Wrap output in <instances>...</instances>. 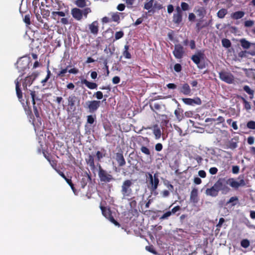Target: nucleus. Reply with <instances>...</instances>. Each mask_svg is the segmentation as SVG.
Instances as JSON below:
<instances>
[{
  "label": "nucleus",
  "mask_w": 255,
  "mask_h": 255,
  "mask_svg": "<svg viewBox=\"0 0 255 255\" xmlns=\"http://www.w3.org/2000/svg\"><path fill=\"white\" fill-rule=\"evenodd\" d=\"M238 179H239V181H237L234 178H220L215 183V184L219 191H221L223 194H226L231 190V189L228 186V184L235 190L238 189L240 187L246 185L245 181L243 177L241 178V176H239Z\"/></svg>",
  "instance_id": "1"
},
{
  "label": "nucleus",
  "mask_w": 255,
  "mask_h": 255,
  "mask_svg": "<svg viewBox=\"0 0 255 255\" xmlns=\"http://www.w3.org/2000/svg\"><path fill=\"white\" fill-rule=\"evenodd\" d=\"M132 185L133 182L131 179H126L123 182L121 189L123 199L129 200L132 199L131 197L133 195Z\"/></svg>",
  "instance_id": "2"
},
{
  "label": "nucleus",
  "mask_w": 255,
  "mask_h": 255,
  "mask_svg": "<svg viewBox=\"0 0 255 255\" xmlns=\"http://www.w3.org/2000/svg\"><path fill=\"white\" fill-rule=\"evenodd\" d=\"M53 11L51 13V17L53 19L59 20V16L63 17L60 19V22L64 25H67L69 23V19L67 17H64L66 15H69V11L68 9H65L64 11Z\"/></svg>",
  "instance_id": "3"
},
{
  "label": "nucleus",
  "mask_w": 255,
  "mask_h": 255,
  "mask_svg": "<svg viewBox=\"0 0 255 255\" xmlns=\"http://www.w3.org/2000/svg\"><path fill=\"white\" fill-rule=\"evenodd\" d=\"M98 176L102 183H107L115 180L110 172L104 169L100 164L98 166Z\"/></svg>",
  "instance_id": "4"
},
{
  "label": "nucleus",
  "mask_w": 255,
  "mask_h": 255,
  "mask_svg": "<svg viewBox=\"0 0 255 255\" xmlns=\"http://www.w3.org/2000/svg\"><path fill=\"white\" fill-rule=\"evenodd\" d=\"M80 103L79 98L75 94H72L67 98V110L68 111L74 112L76 109V104Z\"/></svg>",
  "instance_id": "5"
},
{
  "label": "nucleus",
  "mask_w": 255,
  "mask_h": 255,
  "mask_svg": "<svg viewBox=\"0 0 255 255\" xmlns=\"http://www.w3.org/2000/svg\"><path fill=\"white\" fill-rule=\"evenodd\" d=\"M85 105V108L88 109L90 113H92L95 112L100 107L101 101L98 100L88 101L86 102Z\"/></svg>",
  "instance_id": "6"
},
{
  "label": "nucleus",
  "mask_w": 255,
  "mask_h": 255,
  "mask_svg": "<svg viewBox=\"0 0 255 255\" xmlns=\"http://www.w3.org/2000/svg\"><path fill=\"white\" fill-rule=\"evenodd\" d=\"M42 6L45 5L47 7H52L50 10H60V7L58 4V2L57 0H44L41 2Z\"/></svg>",
  "instance_id": "7"
},
{
  "label": "nucleus",
  "mask_w": 255,
  "mask_h": 255,
  "mask_svg": "<svg viewBox=\"0 0 255 255\" xmlns=\"http://www.w3.org/2000/svg\"><path fill=\"white\" fill-rule=\"evenodd\" d=\"M29 61L23 58H20L17 61L16 65L19 72H22L28 68Z\"/></svg>",
  "instance_id": "8"
},
{
  "label": "nucleus",
  "mask_w": 255,
  "mask_h": 255,
  "mask_svg": "<svg viewBox=\"0 0 255 255\" xmlns=\"http://www.w3.org/2000/svg\"><path fill=\"white\" fill-rule=\"evenodd\" d=\"M148 176L150 180V184L151 185V189L152 191L155 190L158 186L159 180L157 173H155L153 175L148 172L146 176Z\"/></svg>",
  "instance_id": "9"
},
{
  "label": "nucleus",
  "mask_w": 255,
  "mask_h": 255,
  "mask_svg": "<svg viewBox=\"0 0 255 255\" xmlns=\"http://www.w3.org/2000/svg\"><path fill=\"white\" fill-rule=\"evenodd\" d=\"M148 176L150 180V184L151 185V189L152 191L155 190L158 186L159 180L157 173H155L153 175L148 172L146 176Z\"/></svg>",
  "instance_id": "10"
},
{
  "label": "nucleus",
  "mask_w": 255,
  "mask_h": 255,
  "mask_svg": "<svg viewBox=\"0 0 255 255\" xmlns=\"http://www.w3.org/2000/svg\"><path fill=\"white\" fill-rule=\"evenodd\" d=\"M219 74L220 79L227 83L231 84L234 80L233 75L230 72L221 71Z\"/></svg>",
  "instance_id": "11"
},
{
  "label": "nucleus",
  "mask_w": 255,
  "mask_h": 255,
  "mask_svg": "<svg viewBox=\"0 0 255 255\" xmlns=\"http://www.w3.org/2000/svg\"><path fill=\"white\" fill-rule=\"evenodd\" d=\"M36 78V75L35 74H31L25 78L22 81V85L24 90H27V86H30Z\"/></svg>",
  "instance_id": "12"
},
{
  "label": "nucleus",
  "mask_w": 255,
  "mask_h": 255,
  "mask_svg": "<svg viewBox=\"0 0 255 255\" xmlns=\"http://www.w3.org/2000/svg\"><path fill=\"white\" fill-rule=\"evenodd\" d=\"M184 53L183 47L180 44H175L174 46V50L173 51V54L175 57L177 59H181L182 58Z\"/></svg>",
  "instance_id": "13"
},
{
  "label": "nucleus",
  "mask_w": 255,
  "mask_h": 255,
  "mask_svg": "<svg viewBox=\"0 0 255 255\" xmlns=\"http://www.w3.org/2000/svg\"><path fill=\"white\" fill-rule=\"evenodd\" d=\"M23 74L21 76H19L16 80L15 81V90L17 97L20 102L23 101L22 99V93L20 88V81L22 80V79H19L22 76Z\"/></svg>",
  "instance_id": "14"
},
{
  "label": "nucleus",
  "mask_w": 255,
  "mask_h": 255,
  "mask_svg": "<svg viewBox=\"0 0 255 255\" xmlns=\"http://www.w3.org/2000/svg\"><path fill=\"white\" fill-rule=\"evenodd\" d=\"M205 57V54L203 52L201 51H198L195 54L193 55L191 57V60L196 65H199L201 60L203 59Z\"/></svg>",
  "instance_id": "15"
},
{
  "label": "nucleus",
  "mask_w": 255,
  "mask_h": 255,
  "mask_svg": "<svg viewBox=\"0 0 255 255\" xmlns=\"http://www.w3.org/2000/svg\"><path fill=\"white\" fill-rule=\"evenodd\" d=\"M194 12L196 13L197 16L199 18V19L201 20H203L207 13L206 8L203 6L196 7L194 9Z\"/></svg>",
  "instance_id": "16"
},
{
  "label": "nucleus",
  "mask_w": 255,
  "mask_h": 255,
  "mask_svg": "<svg viewBox=\"0 0 255 255\" xmlns=\"http://www.w3.org/2000/svg\"><path fill=\"white\" fill-rule=\"evenodd\" d=\"M182 101L184 104L188 105H193L194 104L200 105L202 103L201 100L199 98H197L195 99L191 98H183Z\"/></svg>",
  "instance_id": "17"
},
{
  "label": "nucleus",
  "mask_w": 255,
  "mask_h": 255,
  "mask_svg": "<svg viewBox=\"0 0 255 255\" xmlns=\"http://www.w3.org/2000/svg\"><path fill=\"white\" fill-rule=\"evenodd\" d=\"M219 192V191L215 184L212 187L210 188H207L206 190V194L207 195L214 197L217 196Z\"/></svg>",
  "instance_id": "18"
},
{
  "label": "nucleus",
  "mask_w": 255,
  "mask_h": 255,
  "mask_svg": "<svg viewBox=\"0 0 255 255\" xmlns=\"http://www.w3.org/2000/svg\"><path fill=\"white\" fill-rule=\"evenodd\" d=\"M30 94L32 98V105H35L36 101H39L40 102H41L42 97L40 96V95L38 93V92L34 90H30Z\"/></svg>",
  "instance_id": "19"
},
{
  "label": "nucleus",
  "mask_w": 255,
  "mask_h": 255,
  "mask_svg": "<svg viewBox=\"0 0 255 255\" xmlns=\"http://www.w3.org/2000/svg\"><path fill=\"white\" fill-rule=\"evenodd\" d=\"M178 90L180 93L184 95H190L191 93L190 87L187 83L183 84L181 87L178 88Z\"/></svg>",
  "instance_id": "20"
},
{
  "label": "nucleus",
  "mask_w": 255,
  "mask_h": 255,
  "mask_svg": "<svg viewBox=\"0 0 255 255\" xmlns=\"http://www.w3.org/2000/svg\"><path fill=\"white\" fill-rule=\"evenodd\" d=\"M82 12V10L78 8H73L71 10V14L75 19L80 20L83 17Z\"/></svg>",
  "instance_id": "21"
},
{
  "label": "nucleus",
  "mask_w": 255,
  "mask_h": 255,
  "mask_svg": "<svg viewBox=\"0 0 255 255\" xmlns=\"http://www.w3.org/2000/svg\"><path fill=\"white\" fill-rule=\"evenodd\" d=\"M100 208L102 211L103 215L106 218L110 220L111 219V218H112L113 217L112 214V211L109 208H108L102 205L100 206Z\"/></svg>",
  "instance_id": "22"
},
{
  "label": "nucleus",
  "mask_w": 255,
  "mask_h": 255,
  "mask_svg": "<svg viewBox=\"0 0 255 255\" xmlns=\"http://www.w3.org/2000/svg\"><path fill=\"white\" fill-rule=\"evenodd\" d=\"M91 180V176L90 174L87 172H85L83 175V177L80 181V184L82 188H84L87 183Z\"/></svg>",
  "instance_id": "23"
},
{
  "label": "nucleus",
  "mask_w": 255,
  "mask_h": 255,
  "mask_svg": "<svg viewBox=\"0 0 255 255\" xmlns=\"http://www.w3.org/2000/svg\"><path fill=\"white\" fill-rule=\"evenodd\" d=\"M116 160L119 167H122L126 164V160L122 153L117 152L116 154Z\"/></svg>",
  "instance_id": "24"
},
{
  "label": "nucleus",
  "mask_w": 255,
  "mask_h": 255,
  "mask_svg": "<svg viewBox=\"0 0 255 255\" xmlns=\"http://www.w3.org/2000/svg\"><path fill=\"white\" fill-rule=\"evenodd\" d=\"M98 22L97 21H93L89 26V29L93 34H97L99 31Z\"/></svg>",
  "instance_id": "25"
},
{
  "label": "nucleus",
  "mask_w": 255,
  "mask_h": 255,
  "mask_svg": "<svg viewBox=\"0 0 255 255\" xmlns=\"http://www.w3.org/2000/svg\"><path fill=\"white\" fill-rule=\"evenodd\" d=\"M85 160L86 163L90 167L92 170H93L95 168L94 158L92 155L89 154L87 157L86 158Z\"/></svg>",
  "instance_id": "26"
},
{
  "label": "nucleus",
  "mask_w": 255,
  "mask_h": 255,
  "mask_svg": "<svg viewBox=\"0 0 255 255\" xmlns=\"http://www.w3.org/2000/svg\"><path fill=\"white\" fill-rule=\"evenodd\" d=\"M81 83L85 84L87 88L91 90L97 89L98 87V85L96 83L89 82L85 79L81 80Z\"/></svg>",
  "instance_id": "27"
},
{
  "label": "nucleus",
  "mask_w": 255,
  "mask_h": 255,
  "mask_svg": "<svg viewBox=\"0 0 255 255\" xmlns=\"http://www.w3.org/2000/svg\"><path fill=\"white\" fill-rule=\"evenodd\" d=\"M203 21V20H198L195 26L196 30L197 32H199L203 28L207 27L209 24V23L208 22H205L204 24H202Z\"/></svg>",
  "instance_id": "28"
},
{
  "label": "nucleus",
  "mask_w": 255,
  "mask_h": 255,
  "mask_svg": "<svg viewBox=\"0 0 255 255\" xmlns=\"http://www.w3.org/2000/svg\"><path fill=\"white\" fill-rule=\"evenodd\" d=\"M190 200L191 202L196 203L198 201V190L196 188H194L191 191V194H190Z\"/></svg>",
  "instance_id": "29"
},
{
  "label": "nucleus",
  "mask_w": 255,
  "mask_h": 255,
  "mask_svg": "<svg viewBox=\"0 0 255 255\" xmlns=\"http://www.w3.org/2000/svg\"><path fill=\"white\" fill-rule=\"evenodd\" d=\"M172 21L174 23L179 24L182 21V14L177 13H174Z\"/></svg>",
  "instance_id": "30"
},
{
  "label": "nucleus",
  "mask_w": 255,
  "mask_h": 255,
  "mask_svg": "<svg viewBox=\"0 0 255 255\" xmlns=\"http://www.w3.org/2000/svg\"><path fill=\"white\" fill-rule=\"evenodd\" d=\"M162 8V5L159 3L157 1L154 0L153 8L150 10L148 11V12H152V13H154L156 10H160Z\"/></svg>",
  "instance_id": "31"
},
{
  "label": "nucleus",
  "mask_w": 255,
  "mask_h": 255,
  "mask_svg": "<svg viewBox=\"0 0 255 255\" xmlns=\"http://www.w3.org/2000/svg\"><path fill=\"white\" fill-rule=\"evenodd\" d=\"M183 110L180 108L175 110L174 111V114L177 119L179 122L181 121L183 119Z\"/></svg>",
  "instance_id": "32"
},
{
  "label": "nucleus",
  "mask_w": 255,
  "mask_h": 255,
  "mask_svg": "<svg viewBox=\"0 0 255 255\" xmlns=\"http://www.w3.org/2000/svg\"><path fill=\"white\" fill-rule=\"evenodd\" d=\"M245 15V12L242 11H236L231 15L232 18L234 19H238L242 18Z\"/></svg>",
  "instance_id": "33"
},
{
  "label": "nucleus",
  "mask_w": 255,
  "mask_h": 255,
  "mask_svg": "<svg viewBox=\"0 0 255 255\" xmlns=\"http://www.w3.org/2000/svg\"><path fill=\"white\" fill-rule=\"evenodd\" d=\"M129 48V45L128 44L125 45L124 46V51L123 52V55L126 59H130L131 58V55L128 51Z\"/></svg>",
  "instance_id": "34"
},
{
  "label": "nucleus",
  "mask_w": 255,
  "mask_h": 255,
  "mask_svg": "<svg viewBox=\"0 0 255 255\" xmlns=\"http://www.w3.org/2000/svg\"><path fill=\"white\" fill-rule=\"evenodd\" d=\"M238 201V197L237 196H233L230 198V199L227 202L226 204L228 205L231 204L232 206H234L237 204Z\"/></svg>",
  "instance_id": "35"
},
{
  "label": "nucleus",
  "mask_w": 255,
  "mask_h": 255,
  "mask_svg": "<svg viewBox=\"0 0 255 255\" xmlns=\"http://www.w3.org/2000/svg\"><path fill=\"white\" fill-rule=\"evenodd\" d=\"M228 10L227 9L225 8H222L220 9L217 14V16L220 18H223L225 15L227 14Z\"/></svg>",
  "instance_id": "36"
},
{
  "label": "nucleus",
  "mask_w": 255,
  "mask_h": 255,
  "mask_svg": "<svg viewBox=\"0 0 255 255\" xmlns=\"http://www.w3.org/2000/svg\"><path fill=\"white\" fill-rule=\"evenodd\" d=\"M154 1V0H150L145 2L144 5V8L148 11L150 10L153 8Z\"/></svg>",
  "instance_id": "37"
},
{
  "label": "nucleus",
  "mask_w": 255,
  "mask_h": 255,
  "mask_svg": "<svg viewBox=\"0 0 255 255\" xmlns=\"http://www.w3.org/2000/svg\"><path fill=\"white\" fill-rule=\"evenodd\" d=\"M111 20L119 23L120 21V14L118 12L112 13Z\"/></svg>",
  "instance_id": "38"
},
{
  "label": "nucleus",
  "mask_w": 255,
  "mask_h": 255,
  "mask_svg": "<svg viewBox=\"0 0 255 255\" xmlns=\"http://www.w3.org/2000/svg\"><path fill=\"white\" fill-rule=\"evenodd\" d=\"M153 132L156 139H159L160 137L161 130L157 126H156L154 128Z\"/></svg>",
  "instance_id": "39"
},
{
  "label": "nucleus",
  "mask_w": 255,
  "mask_h": 255,
  "mask_svg": "<svg viewBox=\"0 0 255 255\" xmlns=\"http://www.w3.org/2000/svg\"><path fill=\"white\" fill-rule=\"evenodd\" d=\"M70 67V65L67 66L66 68L64 69H61L57 75V77H59L60 78H62V77H64L65 74L68 72V69L69 67Z\"/></svg>",
  "instance_id": "40"
},
{
  "label": "nucleus",
  "mask_w": 255,
  "mask_h": 255,
  "mask_svg": "<svg viewBox=\"0 0 255 255\" xmlns=\"http://www.w3.org/2000/svg\"><path fill=\"white\" fill-rule=\"evenodd\" d=\"M103 150L104 153L100 151H97L96 152V155L98 161H100L102 158L106 156V150L104 149Z\"/></svg>",
  "instance_id": "41"
},
{
  "label": "nucleus",
  "mask_w": 255,
  "mask_h": 255,
  "mask_svg": "<svg viewBox=\"0 0 255 255\" xmlns=\"http://www.w3.org/2000/svg\"><path fill=\"white\" fill-rule=\"evenodd\" d=\"M222 44L223 47L227 48L231 46V42L230 40L227 38H223L222 40Z\"/></svg>",
  "instance_id": "42"
},
{
  "label": "nucleus",
  "mask_w": 255,
  "mask_h": 255,
  "mask_svg": "<svg viewBox=\"0 0 255 255\" xmlns=\"http://www.w3.org/2000/svg\"><path fill=\"white\" fill-rule=\"evenodd\" d=\"M241 46L245 49H248L250 46V43L245 39H242L240 40Z\"/></svg>",
  "instance_id": "43"
},
{
  "label": "nucleus",
  "mask_w": 255,
  "mask_h": 255,
  "mask_svg": "<svg viewBox=\"0 0 255 255\" xmlns=\"http://www.w3.org/2000/svg\"><path fill=\"white\" fill-rule=\"evenodd\" d=\"M250 246V242L248 239H243L241 241V246L245 249L248 248Z\"/></svg>",
  "instance_id": "44"
},
{
  "label": "nucleus",
  "mask_w": 255,
  "mask_h": 255,
  "mask_svg": "<svg viewBox=\"0 0 255 255\" xmlns=\"http://www.w3.org/2000/svg\"><path fill=\"white\" fill-rule=\"evenodd\" d=\"M244 90L251 96V98H252L254 96V91L251 89L250 87L248 85H246L243 88Z\"/></svg>",
  "instance_id": "45"
},
{
  "label": "nucleus",
  "mask_w": 255,
  "mask_h": 255,
  "mask_svg": "<svg viewBox=\"0 0 255 255\" xmlns=\"http://www.w3.org/2000/svg\"><path fill=\"white\" fill-rule=\"evenodd\" d=\"M75 4L77 6L83 8L86 6V0H76Z\"/></svg>",
  "instance_id": "46"
},
{
  "label": "nucleus",
  "mask_w": 255,
  "mask_h": 255,
  "mask_svg": "<svg viewBox=\"0 0 255 255\" xmlns=\"http://www.w3.org/2000/svg\"><path fill=\"white\" fill-rule=\"evenodd\" d=\"M51 75V73L49 69H47V75L46 77L44 79H43L41 82L43 86H44L45 85V83L48 81V79L50 78Z\"/></svg>",
  "instance_id": "47"
},
{
  "label": "nucleus",
  "mask_w": 255,
  "mask_h": 255,
  "mask_svg": "<svg viewBox=\"0 0 255 255\" xmlns=\"http://www.w3.org/2000/svg\"><path fill=\"white\" fill-rule=\"evenodd\" d=\"M40 13L42 15V17L47 18L50 15V10H45L43 8H40Z\"/></svg>",
  "instance_id": "48"
},
{
  "label": "nucleus",
  "mask_w": 255,
  "mask_h": 255,
  "mask_svg": "<svg viewBox=\"0 0 255 255\" xmlns=\"http://www.w3.org/2000/svg\"><path fill=\"white\" fill-rule=\"evenodd\" d=\"M171 215V212L170 211H167L163 214L160 218L159 220L160 221H163L165 219H168V218Z\"/></svg>",
  "instance_id": "49"
},
{
  "label": "nucleus",
  "mask_w": 255,
  "mask_h": 255,
  "mask_svg": "<svg viewBox=\"0 0 255 255\" xmlns=\"http://www.w3.org/2000/svg\"><path fill=\"white\" fill-rule=\"evenodd\" d=\"M141 151L146 155H150L151 153L150 150L146 146H142L140 148Z\"/></svg>",
  "instance_id": "50"
},
{
  "label": "nucleus",
  "mask_w": 255,
  "mask_h": 255,
  "mask_svg": "<svg viewBox=\"0 0 255 255\" xmlns=\"http://www.w3.org/2000/svg\"><path fill=\"white\" fill-rule=\"evenodd\" d=\"M96 118V115H89L87 116V123L91 125L94 124Z\"/></svg>",
  "instance_id": "51"
},
{
  "label": "nucleus",
  "mask_w": 255,
  "mask_h": 255,
  "mask_svg": "<svg viewBox=\"0 0 255 255\" xmlns=\"http://www.w3.org/2000/svg\"><path fill=\"white\" fill-rule=\"evenodd\" d=\"M124 35V33L123 31H117L115 33V40H117L122 38Z\"/></svg>",
  "instance_id": "52"
},
{
  "label": "nucleus",
  "mask_w": 255,
  "mask_h": 255,
  "mask_svg": "<svg viewBox=\"0 0 255 255\" xmlns=\"http://www.w3.org/2000/svg\"><path fill=\"white\" fill-rule=\"evenodd\" d=\"M24 22L26 23L27 25H29L31 24L30 21V14H27L25 15L23 18Z\"/></svg>",
  "instance_id": "53"
},
{
  "label": "nucleus",
  "mask_w": 255,
  "mask_h": 255,
  "mask_svg": "<svg viewBox=\"0 0 255 255\" xmlns=\"http://www.w3.org/2000/svg\"><path fill=\"white\" fill-rule=\"evenodd\" d=\"M93 96L98 100H101L103 98V94L101 91H97L94 94Z\"/></svg>",
  "instance_id": "54"
},
{
  "label": "nucleus",
  "mask_w": 255,
  "mask_h": 255,
  "mask_svg": "<svg viewBox=\"0 0 255 255\" xmlns=\"http://www.w3.org/2000/svg\"><path fill=\"white\" fill-rule=\"evenodd\" d=\"M247 127L250 129H255V122L253 121H249L247 124Z\"/></svg>",
  "instance_id": "55"
},
{
  "label": "nucleus",
  "mask_w": 255,
  "mask_h": 255,
  "mask_svg": "<svg viewBox=\"0 0 255 255\" xmlns=\"http://www.w3.org/2000/svg\"><path fill=\"white\" fill-rule=\"evenodd\" d=\"M82 15H84L85 18L87 17V14L91 12V10L89 7H86L84 9L82 10Z\"/></svg>",
  "instance_id": "56"
},
{
  "label": "nucleus",
  "mask_w": 255,
  "mask_h": 255,
  "mask_svg": "<svg viewBox=\"0 0 255 255\" xmlns=\"http://www.w3.org/2000/svg\"><path fill=\"white\" fill-rule=\"evenodd\" d=\"M181 7L183 11L188 10L189 9V4L185 2H182L181 3Z\"/></svg>",
  "instance_id": "57"
},
{
  "label": "nucleus",
  "mask_w": 255,
  "mask_h": 255,
  "mask_svg": "<svg viewBox=\"0 0 255 255\" xmlns=\"http://www.w3.org/2000/svg\"><path fill=\"white\" fill-rule=\"evenodd\" d=\"M65 180L66 181V182L69 184V185L71 187V189L73 191V192H75L76 189H75L74 185L73 184L72 180L71 179H69L68 178H66Z\"/></svg>",
  "instance_id": "58"
},
{
  "label": "nucleus",
  "mask_w": 255,
  "mask_h": 255,
  "mask_svg": "<svg viewBox=\"0 0 255 255\" xmlns=\"http://www.w3.org/2000/svg\"><path fill=\"white\" fill-rule=\"evenodd\" d=\"M243 103L244 104V108L249 110L251 109V106L250 103L247 101V100L245 98H243Z\"/></svg>",
  "instance_id": "59"
},
{
  "label": "nucleus",
  "mask_w": 255,
  "mask_h": 255,
  "mask_svg": "<svg viewBox=\"0 0 255 255\" xmlns=\"http://www.w3.org/2000/svg\"><path fill=\"white\" fill-rule=\"evenodd\" d=\"M225 222V219L223 218H221L219 219V222L217 225V229L220 230L223 224Z\"/></svg>",
  "instance_id": "60"
},
{
  "label": "nucleus",
  "mask_w": 255,
  "mask_h": 255,
  "mask_svg": "<svg viewBox=\"0 0 255 255\" xmlns=\"http://www.w3.org/2000/svg\"><path fill=\"white\" fill-rule=\"evenodd\" d=\"M174 70L177 72H180L182 70V66L180 64H175L174 66Z\"/></svg>",
  "instance_id": "61"
},
{
  "label": "nucleus",
  "mask_w": 255,
  "mask_h": 255,
  "mask_svg": "<svg viewBox=\"0 0 255 255\" xmlns=\"http://www.w3.org/2000/svg\"><path fill=\"white\" fill-rule=\"evenodd\" d=\"M240 170V167L238 165H234L232 167V172L233 174H237L239 173Z\"/></svg>",
  "instance_id": "62"
},
{
  "label": "nucleus",
  "mask_w": 255,
  "mask_h": 255,
  "mask_svg": "<svg viewBox=\"0 0 255 255\" xmlns=\"http://www.w3.org/2000/svg\"><path fill=\"white\" fill-rule=\"evenodd\" d=\"M218 169L215 167H211L209 169V172L212 175H214L217 173Z\"/></svg>",
  "instance_id": "63"
},
{
  "label": "nucleus",
  "mask_w": 255,
  "mask_h": 255,
  "mask_svg": "<svg viewBox=\"0 0 255 255\" xmlns=\"http://www.w3.org/2000/svg\"><path fill=\"white\" fill-rule=\"evenodd\" d=\"M163 146L162 144L161 143H158L156 144L155 146V149L157 151H160L162 149Z\"/></svg>",
  "instance_id": "64"
}]
</instances>
